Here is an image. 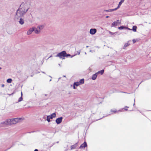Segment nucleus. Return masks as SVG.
I'll return each instance as SVG.
<instances>
[{"mask_svg":"<svg viewBox=\"0 0 151 151\" xmlns=\"http://www.w3.org/2000/svg\"><path fill=\"white\" fill-rule=\"evenodd\" d=\"M137 27L136 26H134L132 27V30L134 32L137 31Z\"/></svg>","mask_w":151,"mask_h":151,"instance_id":"21","label":"nucleus"},{"mask_svg":"<svg viewBox=\"0 0 151 151\" xmlns=\"http://www.w3.org/2000/svg\"><path fill=\"white\" fill-rule=\"evenodd\" d=\"M121 5L119 4L118 6H117V7H116V8H115V9H115V10H116L117 9L119 8V7H120V6Z\"/></svg>","mask_w":151,"mask_h":151,"instance_id":"31","label":"nucleus"},{"mask_svg":"<svg viewBox=\"0 0 151 151\" xmlns=\"http://www.w3.org/2000/svg\"><path fill=\"white\" fill-rule=\"evenodd\" d=\"M66 54V52L63 51L58 53L55 56L59 57L60 59H65L64 57H65V55Z\"/></svg>","mask_w":151,"mask_h":151,"instance_id":"4","label":"nucleus"},{"mask_svg":"<svg viewBox=\"0 0 151 151\" xmlns=\"http://www.w3.org/2000/svg\"><path fill=\"white\" fill-rule=\"evenodd\" d=\"M97 30L96 29H91L90 30V33L91 35H94L96 32Z\"/></svg>","mask_w":151,"mask_h":151,"instance_id":"7","label":"nucleus"},{"mask_svg":"<svg viewBox=\"0 0 151 151\" xmlns=\"http://www.w3.org/2000/svg\"><path fill=\"white\" fill-rule=\"evenodd\" d=\"M79 82L81 84H83L84 82V79L83 78L82 79H81Z\"/></svg>","mask_w":151,"mask_h":151,"instance_id":"20","label":"nucleus"},{"mask_svg":"<svg viewBox=\"0 0 151 151\" xmlns=\"http://www.w3.org/2000/svg\"><path fill=\"white\" fill-rule=\"evenodd\" d=\"M88 47V46H87L86 47Z\"/></svg>","mask_w":151,"mask_h":151,"instance_id":"47","label":"nucleus"},{"mask_svg":"<svg viewBox=\"0 0 151 151\" xmlns=\"http://www.w3.org/2000/svg\"><path fill=\"white\" fill-rule=\"evenodd\" d=\"M19 23L21 25L23 24L24 23V19L22 18H19Z\"/></svg>","mask_w":151,"mask_h":151,"instance_id":"10","label":"nucleus"},{"mask_svg":"<svg viewBox=\"0 0 151 151\" xmlns=\"http://www.w3.org/2000/svg\"><path fill=\"white\" fill-rule=\"evenodd\" d=\"M23 99V98L22 96H21V97L18 100V102H20Z\"/></svg>","mask_w":151,"mask_h":151,"instance_id":"30","label":"nucleus"},{"mask_svg":"<svg viewBox=\"0 0 151 151\" xmlns=\"http://www.w3.org/2000/svg\"><path fill=\"white\" fill-rule=\"evenodd\" d=\"M123 2V0H121L119 2V4L121 5Z\"/></svg>","mask_w":151,"mask_h":151,"instance_id":"34","label":"nucleus"},{"mask_svg":"<svg viewBox=\"0 0 151 151\" xmlns=\"http://www.w3.org/2000/svg\"><path fill=\"white\" fill-rule=\"evenodd\" d=\"M36 29V28L35 27H33L32 28H30L27 32V34L28 35H30L32 32L34 31L35 29Z\"/></svg>","mask_w":151,"mask_h":151,"instance_id":"5","label":"nucleus"},{"mask_svg":"<svg viewBox=\"0 0 151 151\" xmlns=\"http://www.w3.org/2000/svg\"><path fill=\"white\" fill-rule=\"evenodd\" d=\"M63 76V77H65V76Z\"/></svg>","mask_w":151,"mask_h":151,"instance_id":"43","label":"nucleus"},{"mask_svg":"<svg viewBox=\"0 0 151 151\" xmlns=\"http://www.w3.org/2000/svg\"><path fill=\"white\" fill-rule=\"evenodd\" d=\"M117 25V23H116V22H114L112 23L111 27L115 26Z\"/></svg>","mask_w":151,"mask_h":151,"instance_id":"24","label":"nucleus"},{"mask_svg":"<svg viewBox=\"0 0 151 151\" xmlns=\"http://www.w3.org/2000/svg\"><path fill=\"white\" fill-rule=\"evenodd\" d=\"M26 13L19 8L16 13L15 16V20L17 21L18 20L19 18H22Z\"/></svg>","mask_w":151,"mask_h":151,"instance_id":"2","label":"nucleus"},{"mask_svg":"<svg viewBox=\"0 0 151 151\" xmlns=\"http://www.w3.org/2000/svg\"><path fill=\"white\" fill-rule=\"evenodd\" d=\"M44 27V26L43 25H39L37 27V29H40V31L41 30L43 29Z\"/></svg>","mask_w":151,"mask_h":151,"instance_id":"15","label":"nucleus"},{"mask_svg":"<svg viewBox=\"0 0 151 151\" xmlns=\"http://www.w3.org/2000/svg\"><path fill=\"white\" fill-rule=\"evenodd\" d=\"M115 10V9H109L108 10H104V12H111Z\"/></svg>","mask_w":151,"mask_h":151,"instance_id":"16","label":"nucleus"},{"mask_svg":"<svg viewBox=\"0 0 151 151\" xmlns=\"http://www.w3.org/2000/svg\"><path fill=\"white\" fill-rule=\"evenodd\" d=\"M30 7L29 3L25 1L23 2L20 5L19 8L26 13Z\"/></svg>","mask_w":151,"mask_h":151,"instance_id":"1","label":"nucleus"},{"mask_svg":"<svg viewBox=\"0 0 151 151\" xmlns=\"http://www.w3.org/2000/svg\"><path fill=\"white\" fill-rule=\"evenodd\" d=\"M85 54H86V52H85Z\"/></svg>","mask_w":151,"mask_h":151,"instance_id":"50","label":"nucleus"},{"mask_svg":"<svg viewBox=\"0 0 151 151\" xmlns=\"http://www.w3.org/2000/svg\"><path fill=\"white\" fill-rule=\"evenodd\" d=\"M98 75L96 73L93 75L91 78L93 80H95L96 78Z\"/></svg>","mask_w":151,"mask_h":151,"instance_id":"11","label":"nucleus"},{"mask_svg":"<svg viewBox=\"0 0 151 151\" xmlns=\"http://www.w3.org/2000/svg\"><path fill=\"white\" fill-rule=\"evenodd\" d=\"M21 96L22 97V92H21Z\"/></svg>","mask_w":151,"mask_h":151,"instance_id":"40","label":"nucleus"},{"mask_svg":"<svg viewBox=\"0 0 151 151\" xmlns=\"http://www.w3.org/2000/svg\"><path fill=\"white\" fill-rule=\"evenodd\" d=\"M1 69V67H0V70Z\"/></svg>","mask_w":151,"mask_h":151,"instance_id":"46","label":"nucleus"},{"mask_svg":"<svg viewBox=\"0 0 151 151\" xmlns=\"http://www.w3.org/2000/svg\"><path fill=\"white\" fill-rule=\"evenodd\" d=\"M76 85H75L74 84H73V89H76Z\"/></svg>","mask_w":151,"mask_h":151,"instance_id":"36","label":"nucleus"},{"mask_svg":"<svg viewBox=\"0 0 151 151\" xmlns=\"http://www.w3.org/2000/svg\"><path fill=\"white\" fill-rule=\"evenodd\" d=\"M4 84H3L1 85V87H4Z\"/></svg>","mask_w":151,"mask_h":151,"instance_id":"37","label":"nucleus"},{"mask_svg":"<svg viewBox=\"0 0 151 151\" xmlns=\"http://www.w3.org/2000/svg\"><path fill=\"white\" fill-rule=\"evenodd\" d=\"M132 41L133 42V43H134L136 42V40L135 39H133L132 40Z\"/></svg>","mask_w":151,"mask_h":151,"instance_id":"35","label":"nucleus"},{"mask_svg":"<svg viewBox=\"0 0 151 151\" xmlns=\"http://www.w3.org/2000/svg\"><path fill=\"white\" fill-rule=\"evenodd\" d=\"M34 151H38V150L37 149H36Z\"/></svg>","mask_w":151,"mask_h":151,"instance_id":"38","label":"nucleus"},{"mask_svg":"<svg viewBox=\"0 0 151 151\" xmlns=\"http://www.w3.org/2000/svg\"><path fill=\"white\" fill-rule=\"evenodd\" d=\"M21 119V118H16L9 119L10 121H9V124H15L19 122Z\"/></svg>","mask_w":151,"mask_h":151,"instance_id":"3","label":"nucleus"},{"mask_svg":"<svg viewBox=\"0 0 151 151\" xmlns=\"http://www.w3.org/2000/svg\"><path fill=\"white\" fill-rule=\"evenodd\" d=\"M109 16H106V18H109Z\"/></svg>","mask_w":151,"mask_h":151,"instance_id":"39","label":"nucleus"},{"mask_svg":"<svg viewBox=\"0 0 151 151\" xmlns=\"http://www.w3.org/2000/svg\"><path fill=\"white\" fill-rule=\"evenodd\" d=\"M63 117H61L56 119L55 120L56 122L58 124L61 123L62 121Z\"/></svg>","mask_w":151,"mask_h":151,"instance_id":"6","label":"nucleus"},{"mask_svg":"<svg viewBox=\"0 0 151 151\" xmlns=\"http://www.w3.org/2000/svg\"><path fill=\"white\" fill-rule=\"evenodd\" d=\"M42 72L44 74H45V73L44 72Z\"/></svg>","mask_w":151,"mask_h":151,"instance_id":"42","label":"nucleus"},{"mask_svg":"<svg viewBox=\"0 0 151 151\" xmlns=\"http://www.w3.org/2000/svg\"><path fill=\"white\" fill-rule=\"evenodd\" d=\"M51 57V56H50V57H49V58H50V57Z\"/></svg>","mask_w":151,"mask_h":151,"instance_id":"48","label":"nucleus"},{"mask_svg":"<svg viewBox=\"0 0 151 151\" xmlns=\"http://www.w3.org/2000/svg\"><path fill=\"white\" fill-rule=\"evenodd\" d=\"M90 52H91V50L90 51Z\"/></svg>","mask_w":151,"mask_h":151,"instance_id":"49","label":"nucleus"},{"mask_svg":"<svg viewBox=\"0 0 151 151\" xmlns=\"http://www.w3.org/2000/svg\"><path fill=\"white\" fill-rule=\"evenodd\" d=\"M49 77H50L51 78H52V77L51 76H49Z\"/></svg>","mask_w":151,"mask_h":151,"instance_id":"51","label":"nucleus"},{"mask_svg":"<svg viewBox=\"0 0 151 151\" xmlns=\"http://www.w3.org/2000/svg\"><path fill=\"white\" fill-rule=\"evenodd\" d=\"M104 70H101L99 71L98 72H97L96 73H97L98 75L99 73H100L101 75H102L104 73Z\"/></svg>","mask_w":151,"mask_h":151,"instance_id":"19","label":"nucleus"},{"mask_svg":"<svg viewBox=\"0 0 151 151\" xmlns=\"http://www.w3.org/2000/svg\"><path fill=\"white\" fill-rule=\"evenodd\" d=\"M49 116V117H50V119H52L53 118L56 117V114L55 113H54Z\"/></svg>","mask_w":151,"mask_h":151,"instance_id":"12","label":"nucleus"},{"mask_svg":"<svg viewBox=\"0 0 151 151\" xmlns=\"http://www.w3.org/2000/svg\"><path fill=\"white\" fill-rule=\"evenodd\" d=\"M109 33L111 35H113L114 34H116L117 33L116 32H111L110 31H109Z\"/></svg>","mask_w":151,"mask_h":151,"instance_id":"28","label":"nucleus"},{"mask_svg":"<svg viewBox=\"0 0 151 151\" xmlns=\"http://www.w3.org/2000/svg\"><path fill=\"white\" fill-rule=\"evenodd\" d=\"M50 117H49V116H47V120L48 122H50Z\"/></svg>","mask_w":151,"mask_h":151,"instance_id":"26","label":"nucleus"},{"mask_svg":"<svg viewBox=\"0 0 151 151\" xmlns=\"http://www.w3.org/2000/svg\"><path fill=\"white\" fill-rule=\"evenodd\" d=\"M52 80L51 79H50V81H51Z\"/></svg>","mask_w":151,"mask_h":151,"instance_id":"44","label":"nucleus"},{"mask_svg":"<svg viewBox=\"0 0 151 151\" xmlns=\"http://www.w3.org/2000/svg\"><path fill=\"white\" fill-rule=\"evenodd\" d=\"M124 0H123V1H124Z\"/></svg>","mask_w":151,"mask_h":151,"instance_id":"52","label":"nucleus"},{"mask_svg":"<svg viewBox=\"0 0 151 151\" xmlns=\"http://www.w3.org/2000/svg\"><path fill=\"white\" fill-rule=\"evenodd\" d=\"M12 81V79L11 78H9L7 79L6 82L9 83H10Z\"/></svg>","mask_w":151,"mask_h":151,"instance_id":"23","label":"nucleus"},{"mask_svg":"<svg viewBox=\"0 0 151 151\" xmlns=\"http://www.w3.org/2000/svg\"><path fill=\"white\" fill-rule=\"evenodd\" d=\"M116 23H117V25H119L121 23V22L119 20H118L116 21Z\"/></svg>","mask_w":151,"mask_h":151,"instance_id":"27","label":"nucleus"},{"mask_svg":"<svg viewBox=\"0 0 151 151\" xmlns=\"http://www.w3.org/2000/svg\"><path fill=\"white\" fill-rule=\"evenodd\" d=\"M118 29H123V26H120V27H118Z\"/></svg>","mask_w":151,"mask_h":151,"instance_id":"33","label":"nucleus"},{"mask_svg":"<svg viewBox=\"0 0 151 151\" xmlns=\"http://www.w3.org/2000/svg\"><path fill=\"white\" fill-rule=\"evenodd\" d=\"M70 56V54H67V53H66V54L65 55V57H69V56Z\"/></svg>","mask_w":151,"mask_h":151,"instance_id":"32","label":"nucleus"},{"mask_svg":"<svg viewBox=\"0 0 151 151\" xmlns=\"http://www.w3.org/2000/svg\"><path fill=\"white\" fill-rule=\"evenodd\" d=\"M74 84H75L76 86H79V85H81L80 83H79V82H74Z\"/></svg>","mask_w":151,"mask_h":151,"instance_id":"25","label":"nucleus"},{"mask_svg":"<svg viewBox=\"0 0 151 151\" xmlns=\"http://www.w3.org/2000/svg\"><path fill=\"white\" fill-rule=\"evenodd\" d=\"M87 145L86 142H85L83 144H81L79 148H85V147H87Z\"/></svg>","mask_w":151,"mask_h":151,"instance_id":"9","label":"nucleus"},{"mask_svg":"<svg viewBox=\"0 0 151 151\" xmlns=\"http://www.w3.org/2000/svg\"><path fill=\"white\" fill-rule=\"evenodd\" d=\"M29 132V133H31V132Z\"/></svg>","mask_w":151,"mask_h":151,"instance_id":"41","label":"nucleus"},{"mask_svg":"<svg viewBox=\"0 0 151 151\" xmlns=\"http://www.w3.org/2000/svg\"><path fill=\"white\" fill-rule=\"evenodd\" d=\"M34 31H35V32L36 34H39L40 32V29H37V28H36V29H35Z\"/></svg>","mask_w":151,"mask_h":151,"instance_id":"14","label":"nucleus"},{"mask_svg":"<svg viewBox=\"0 0 151 151\" xmlns=\"http://www.w3.org/2000/svg\"><path fill=\"white\" fill-rule=\"evenodd\" d=\"M10 121V119H7L6 121L1 122V124H4L5 125L9 124V121Z\"/></svg>","mask_w":151,"mask_h":151,"instance_id":"8","label":"nucleus"},{"mask_svg":"<svg viewBox=\"0 0 151 151\" xmlns=\"http://www.w3.org/2000/svg\"><path fill=\"white\" fill-rule=\"evenodd\" d=\"M129 106H125L124 108H123V109H124V110L125 111H128V110H129V111H131V110L130 109H129Z\"/></svg>","mask_w":151,"mask_h":151,"instance_id":"22","label":"nucleus"},{"mask_svg":"<svg viewBox=\"0 0 151 151\" xmlns=\"http://www.w3.org/2000/svg\"><path fill=\"white\" fill-rule=\"evenodd\" d=\"M53 145H47V144H45L44 145V147L45 148H46L47 149H49Z\"/></svg>","mask_w":151,"mask_h":151,"instance_id":"17","label":"nucleus"},{"mask_svg":"<svg viewBox=\"0 0 151 151\" xmlns=\"http://www.w3.org/2000/svg\"><path fill=\"white\" fill-rule=\"evenodd\" d=\"M80 52H78V55H79L80 54Z\"/></svg>","mask_w":151,"mask_h":151,"instance_id":"45","label":"nucleus"},{"mask_svg":"<svg viewBox=\"0 0 151 151\" xmlns=\"http://www.w3.org/2000/svg\"><path fill=\"white\" fill-rule=\"evenodd\" d=\"M111 112L112 114L113 113H117L119 111H122L121 110H119L118 111H117L115 109H111Z\"/></svg>","mask_w":151,"mask_h":151,"instance_id":"13","label":"nucleus"},{"mask_svg":"<svg viewBox=\"0 0 151 151\" xmlns=\"http://www.w3.org/2000/svg\"><path fill=\"white\" fill-rule=\"evenodd\" d=\"M130 45V44L129 43H126L124 45V47H127L128 46H129Z\"/></svg>","mask_w":151,"mask_h":151,"instance_id":"29","label":"nucleus"},{"mask_svg":"<svg viewBox=\"0 0 151 151\" xmlns=\"http://www.w3.org/2000/svg\"><path fill=\"white\" fill-rule=\"evenodd\" d=\"M78 142L76 143L75 145H71L70 147L71 149L73 150L76 147Z\"/></svg>","mask_w":151,"mask_h":151,"instance_id":"18","label":"nucleus"}]
</instances>
